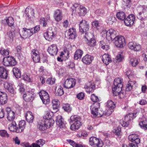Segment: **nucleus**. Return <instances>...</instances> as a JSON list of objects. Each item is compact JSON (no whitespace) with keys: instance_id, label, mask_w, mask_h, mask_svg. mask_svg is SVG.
<instances>
[{"instance_id":"f257e3e1","label":"nucleus","mask_w":147,"mask_h":147,"mask_svg":"<svg viewBox=\"0 0 147 147\" xmlns=\"http://www.w3.org/2000/svg\"><path fill=\"white\" fill-rule=\"evenodd\" d=\"M122 80L119 78H115L114 82V86L112 88V91L113 95L117 96L119 93L121 91L123 87Z\"/></svg>"},{"instance_id":"f03ea898","label":"nucleus","mask_w":147,"mask_h":147,"mask_svg":"<svg viewBox=\"0 0 147 147\" xmlns=\"http://www.w3.org/2000/svg\"><path fill=\"white\" fill-rule=\"evenodd\" d=\"M70 120L71 122L73 123L70 127L72 130L75 131L78 129L82 124L81 122V119L79 116H72L70 117Z\"/></svg>"},{"instance_id":"7ed1b4c3","label":"nucleus","mask_w":147,"mask_h":147,"mask_svg":"<svg viewBox=\"0 0 147 147\" xmlns=\"http://www.w3.org/2000/svg\"><path fill=\"white\" fill-rule=\"evenodd\" d=\"M138 18L142 21L147 20V5L140 6L137 8Z\"/></svg>"},{"instance_id":"20e7f679","label":"nucleus","mask_w":147,"mask_h":147,"mask_svg":"<svg viewBox=\"0 0 147 147\" xmlns=\"http://www.w3.org/2000/svg\"><path fill=\"white\" fill-rule=\"evenodd\" d=\"M73 13L80 16H84L87 12L86 8L79 4H75L73 5Z\"/></svg>"},{"instance_id":"39448f33","label":"nucleus","mask_w":147,"mask_h":147,"mask_svg":"<svg viewBox=\"0 0 147 147\" xmlns=\"http://www.w3.org/2000/svg\"><path fill=\"white\" fill-rule=\"evenodd\" d=\"M116 31L113 29H110L108 30H103L101 32L102 36L103 37H106L107 39L109 40H112L115 37Z\"/></svg>"},{"instance_id":"423d86ee","label":"nucleus","mask_w":147,"mask_h":147,"mask_svg":"<svg viewBox=\"0 0 147 147\" xmlns=\"http://www.w3.org/2000/svg\"><path fill=\"white\" fill-rule=\"evenodd\" d=\"M113 40L115 45L119 48L123 47L125 44V38L122 36H116Z\"/></svg>"},{"instance_id":"0eeeda50","label":"nucleus","mask_w":147,"mask_h":147,"mask_svg":"<svg viewBox=\"0 0 147 147\" xmlns=\"http://www.w3.org/2000/svg\"><path fill=\"white\" fill-rule=\"evenodd\" d=\"M3 63L5 66H13L16 64L17 62L13 57H7L3 58Z\"/></svg>"},{"instance_id":"6e6552de","label":"nucleus","mask_w":147,"mask_h":147,"mask_svg":"<svg viewBox=\"0 0 147 147\" xmlns=\"http://www.w3.org/2000/svg\"><path fill=\"white\" fill-rule=\"evenodd\" d=\"M90 144L93 147H102L103 144L102 141L96 137H92L89 140Z\"/></svg>"},{"instance_id":"1a4fd4ad","label":"nucleus","mask_w":147,"mask_h":147,"mask_svg":"<svg viewBox=\"0 0 147 147\" xmlns=\"http://www.w3.org/2000/svg\"><path fill=\"white\" fill-rule=\"evenodd\" d=\"M39 94L43 103L45 105L48 104L50 102L48 94L45 90H41Z\"/></svg>"},{"instance_id":"9d476101","label":"nucleus","mask_w":147,"mask_h":147,"mask_svg":"<svg viewBox=\"0 0 147 147\" xmlns=\"http://www.w3.org/2000/svg\"><path fill=\"white\" fill-rule=\"evenodd\" d=\"M33 29L32 28L28 29L23 28L22 31L20 32V35L23 38H26L31 36L33 33Z\"/></svg>"},{"instance_id":"9b49d317","label":"nucleus","mask_w":147,"mask_h":147,"mask_svg":"<svg viewBox=\"0 0 147 147\" xmlns=\"http://www.w3.org/2000/svg\"><path fill=\"white\" fill-rule=\"evenodd\" d=\"M89 28V24L85 20H82L79 24L80 31L83 34L88 31Z\"/></svg>"},{"instance_id":"f8f14e48","label":"nucleus","mask_w":147,"mask_h":147,"mask_svg":"<svg viewBox=\"0 0 147 147\" xmlns=\"http://www.w3.org/2000/svg\"><path fill=\"white\" fill-rule=\"evenodd\" d=\"M46 39L49 41H51L56 36V34L53 30L49 28L44 34Z\"/></svg>"},{"instance_id":"ddd939ff","label":"nucleus","mask_w":147,"mask_h":147,"mask_svg":"<svg viewBox=\"0 0 147 147\" xmlns=\"http://www.w3.org/2000/svg\"><path fill=\"white\" fill-rule=\"evenodd\" d=\"M135 19V16L134 14H130L125 19V24L126 26H130L134 24Z\"/></svg>"},{"instance_id":"4468645a","label":"nucleus","mask_w":147,"mask_h":147,"mask_svg":"<svg viewBox=\"0 0 147 147\" xmlns=\"http://www.w3.org/2000/svg\"><path fill=\"white\" fill-rule=\"evenodd\" d=\"M76 84L75 80L73 78H68L66 80L64 84L65 88L69 89L73 87Z\"/></svg>"},{"instance_id":"2eb2a0df","label":"nucleus","mask_w":147,"mask_h":147,"mask_svg":"<svg viewBox=\"0 0 147 147\" xmlns=\"http://www.w3.org/2000/svg\"><path fill=\"white\" fill-rule=\"evenodd\" d=\"M58 51V49L56 45L53 44L49 47L48 51L49 54L52 56L56 55Z\"/></svg>"},{"instance_id":"dca6fc26","label":"nucleus","mask_w":147,"mask_h":147,"mask_svg":"<svg viewBox=\"0 0 147 147\" xmlns=\"http://www.w3.org/2000/svg\"><path fill=\"white\" fill-rule=\"evenodd\" d=\"M95 87L94 84L92 82H87L85 84L84 86V88L86 90V91L89 93L93 91V89Z\"/></svg>"},{"instance_id":"f3484780","label":"nucleus","mask_w":147,"mask_h":147,"mask_svg":"<svg viewBox=\"0 0 147 147\" xmlns=\"http://www.w3.org/2000/svg\"><path fill=\"white\" fill-rule=\"evenodd\" d=\"M25 13L29 19L32 20L34 17V9L32 8H27L26 9Z\"/></svg>"},{"instance_id":"a211bd4d","label":"nucleus","mask_w":147,"mask_h":147,"mask_svg":"<svg viewBox=\"0 0 147 147\" xmlns=\"http://www.w3.org/2000/svg\"><path fill=\"white\" fill-rule=\"evenodd\" d=\"M7 115L8 120L10 121H12L15 118L14 112L11 111L9 107H7L6 109Z\"/></svg>"},{"instance_id":"6ab92c4d","label":"nucleus","mask_w":147,"mask_h":147,"mask_svg":"<svg viewBox=\"0 0 147 147\" xmlns=\"http://www.w3.org/2000/svg\"><path fill=\"white\" fill-rule=\"evenodd\" d=\"M128 139L131 142L135 143L136 144L140 142V139L136 134H133L130 135L128 136Z\"/></svg>"},{"instance_id":"aec40b11","label":"nucleus","mask_w":147,"mask_h":147,"mask_svg":"<svg viewBox=\"0 0 147 147\" xmlns=\"http://www.w3.org/2000/svg\"><path fill=\"white\" fill-rule=\"evenodd\" d=\"M7 96L4 92L0 91V105H3L7 102Z\"/></svg>"},{"instance_id":"412c9836","label":"nucleus","mask_w":147,"mask_h":147,"mask_svg":"<svg viewBox=\"0 0 147 147\" xmlns=\"http://www.w3.org/2000/svg\"><path fill=\"white\" fill-rule=\"evenodd\" d=\"M23 98L26 102L32 101L34 98L33 95L32 93L27 92L23 95Z\"/></svg>"},{"instance_id":"4be33fe9","label":"nucleus","mask_w":147,"mask_h":147,"mask_svg":"<svg viewBox=\"0 0 147 147\" xmlns=\"http://www.w3.org/2000/svg\"><path fill=\"white\" fill-rule=\"evenodd\" d=\"M93 59V57L91 55H86L82 59V62L87 65L89 64Z\"/></svg>"},{"instance_id":"5701e85b","label":"nucleus","mask_w":147,"mask_h":147,"mask_svg":"<svg viewBox=\"0 0 147 147\" xmlns=\"http://www.w3.org/2000/svg\"><path fill=\"white\" fill-rule=\"evenodd\" d=\"M67 35L69 36V38L71 39H74L76 37V30L74 28H70L66 32Z\"/></svg>"},{"instance_id":"b1692460","label":"nucleus","mask_w":147,"mask_h":147,"mask_svg":"<svg viewBox=\"0 0 147 147\" xmlns=\"http://www.w3.org/2000/svg\"><path fill=\"white\" fill-rule=\"evenodd\" d=\"M8 75V71L3 67H0V77L3 79H6Z\"/></svg>"},{"instance_id":"393cba45","label":"nucleus","mask_w":147,"mask_h":147,"mask_svg":"<svg viewBox=\"0 0 147 147\" xmlns=\"http://www.w3.org/2000/svg\"><path fill=\"white\" fill-rule=\"evenodd\" d=\"M13 84L12 82H5L4 84L5 88L7 89L10 93L13 94L14 92V90L13 87Z\"/></svg>"},{"instance_id":"a878e982","label":"nucleus","mask_w":147,"mask_h":147,"mask_svg":"<svg viewBox=\"0 0 147 147\" xmlns=\"http://www.w3.org/2000/svg\"><path fill=\"white\" fill-rule=\"evenodd\" d=\"M54 17L57 21L59 22L62 19L61 11L59 9L56 10L55 12Z\"/></svg>"},{"instance_id":"bb28decb","label":"nucleus","mask_w":147,"mask_h":147,"mask_svg":"<svg viewBox=\"0 0 147 147\" xmlns=\"http://www.w3.org/2000/svg\"><path fill=\"white\" fill-rule=\"evenodd\" d=\"M26 122L24 120H22L20 121L18 127L17 133H20L23 131L25 127Z\"/></svg>"},{"instance_id":"cd10ccee","label":"nucleus","mask_w":147,"mask_h":147,"mask_svg":"<svg viewBox=\"0 0 147 147\" xmlns=\"http://www.w3.org/2000/svg\"><path fill=\"white\" fill-rule=\"evenodd\" d=\"M102 59L103 63L106 65L109 64L111 61L110 56L108 54H104L102 56Z\"/></svg>"},{"instance_id":"c85d7f7f","label":"nucleus","mask_w":147,"mask_h":147,"mask_svg":"<svg viewBox=\"0 0 147 147\" xmlns=\"http://www.w3.org/2000/svg\"><path fill=\"white\" fill-rule=\"evenodd\" d=\"M26 119L29 123H32L34 119V117L31 112L27 111L25 115Z\"/></svg>"},{"instance_id":"c756f323","label":"nucleus","mask_w":147,"mask_h":147,"mask_svg":"<svg viewBox=\"0 0 147 147\" xmlns=\"http://www.w3.org/2000/svg\"><path fill=\"white\" fill-rule=\"evenodd\" d=\"M96 105H97L98 104L96 103L95 104H93L90 107L91 113L93 117L96 116V115L98 111V108L95 106Z\"/></svg>"},{"instance_id":"7c9ffc66","label":"nucleus","mask_w":147,"mask_h":147,"mask_svg":"<svg viewBox=\"0 0 147 147\" xmlns=\"http://www.w3.org/2000/svg\"><path fill=\"white\" fill-rule=\"evenodd\" d=\"M116 20V19L114 16L113 15L111 14L107 17L106 21L108 24L111 25L113 22H115Z\"/></svg>"},{"instance_id":"2f4dec72","label":"nucleus","mask_w":147,"mask_h":147,"mask_svg":"<svg viewBox=\"0 0 147 147\" xmlns=\"http://www.w3.org/2000/svg\"><path fill=\"white\" fill-rule=\"evenodd\" d=\"M57 124L59 125L60 128H63L64 126V123L63 121V119L61 115H58L56 119Z\"/></svg>"},{"instance_id":"473e14b6","label":"nucleus","mask_w":147,"mask_h":147,"mask_svg":"<svg viewBox=\"0 0 147 147\" xmlns=\"http://www.w3.org/2000/svg\"><path fill=\"white\" fill-rule=\"evenodd\" d=\"M137 114V112L135 113H130L127 115L125 117V120L129 122V121H131L136 117Z\"/></svg>"},{"instance_id":"72a5a7b5","label":"nucleus","mask_w":147,"mask_h":147,"mask_svg":"<svg viewBox=\"0 0 147 147\" xmlns=\"http://www.w3.org/2000/svg\"><path fill=\"white\" fill-rule=\"evenodd\" d=\"M18 127L16 126V124L15 122L13 121L8 126L9 129L11 131L15 132L17 133L18 130Z\"/></svg>"},{"instance_id":"f704fd0d","label":"nucleus","mask_w":147,"mask_h":147,"mask_svg":"<svg viewBox=\"0 0 147 147\" xmlns=\"http://www.w3.org/2000/svg\"><path fill=\"white\" fill-rule=\"evenodd\" d=\"M83 51L81 50L78 49L77 50L74 54V59L76 60L80 59L83 55Z\"/></svg>"},{"instance_id":"c9c22d12","label":"nucleus","mask_w":147,"mask_h":147,"mask_svg":"<svg viewBox=\"0 0 147 147\" xmlns=\"http://www.w3.org/2000/svg\"><path fill=\"white\" fill-rule=\"evenodd\" d=\"M14 75L17 78H19L21 76V73L20 70L17 67H14L12 70Z\"/></svg>"},{"instance_id":"e433bc0d","label":"nucleus","mask_w":147,"mask_h":147,"mask_svg":"<svg viewBox=\"0 0 147 147\" xmlns=\"http://www.w3.org/2000/svg\"><path fill=\"white\" fill-rule=\"evenodd\" d=\"M53 109H57L59 107L60 102L58 100L54 99L52 101Z\"/></svg>"},{"instance_id":"4c0bfd02","label":"nucleus","mask_w":147,"mask_h":147,"mask_svg":"<svg viewBox=\"0 0 147 147\" xmlns=\"http://www.w3.org/2000/svg\"><path fill=\"white\" fill-rule=\"evenodd\" d=\"M117 18L120 20H123L125 19L126 15L124 12H118L116 15Z\"/></svg>"},{"instance_id":"58836bf2","label":"nucleus","mask_w":147,"mask_h":147,"mask_svg":"<svg viewBox=\"0 0 147 147\" xmlns=\"http://www.w3.org/2000/svg\"><path fill=\"white\" fill-rule=\"evenodd\" d=\"M135 82L134 81H129L126 87V90L127 91H129L131 90L132 88L133 85L135 84Z\"/></svg>"},{"instance_id":"ea45409f","label":"nucleus","mask_w":147,"mask_h":147,"mask_svg":"<svg viewBox=\"0 0 147 147\" xmlns=\"http://www.w3.org/2000/svg\"><path fill=\"white\" fill-rule=\"evenodd\" d=\"M44 122L45 123V124L47 128H49L51 126H53L54 123V121L52 119H46Z\"/></svg>"},{"instance_id":"a19ab883","label":"nucleus","mask_w":147,"mask_h":147,"mask_svg":"<svg viewBox=\"0 0 147 147\" xmlns=\"http://www.w3.org/2000/svg\"><path fill=\"white\" fill-rule=\"evenodd\" d=\"M130 63L133 67H135L138 63V59L136 58H132L130 59Z\"/></svg>"},{"instance_id":"79ce46f5","label":"nucleus","mask_w":147,"mask_h":147,"mask_svg":"<svg viewBox=\"0 0 147 147\" xmlns=\"http://www.w3.org/2000/svg\"><path fill=\"white\" fill-rule=\"evenodd\" d=\"M64 94L63 88L61 86H59L57 90L55 91V94L57 96H61Z\"/></svg>"},{"instance_id":"37998d69","label":"nucleus","mask_w":147,"mask_h":147,"mask_svg":"<svg viewBox=\"0 0 147 147\" xmlns=\"http://www.w3.org/2000/svg\"><path fill=\"white\" fill-rule=\"evenodd\" d=\"M6 22L8 25L10 26H13L14 21L13 18L11 17H9L6 20Z\"/></svg>"},{"instance_id":"c03bdc74","label":"nucleus","mask_w":147,"mask_h":147,"mask_svg":"<svg viewBox=\"0 0 147 147\" xmlns=\"http://www.w3.org/2000/svg\"><path fill=\"white\" fill-rule=\"evenodd\" d=\"M107 106L108 109H113L115 107V104L111 100H109L107 102Z\"/></svg>"},{"instance_id":"a18cd8bd","label":"nucleus","mask_w":147,"mask_h":147,"mask_svg":"<svg viewBox=\"0 0 147 147\" xmlns=\"http://www.w3.org/2000/svg\"><path fill=\"white\" fill-rule=\"evenodd\" d=\"M87 44L90 47H94L96 45V40L94 38H92L91 39L88 40Z\"/></svg>"},{"instance_id":"49530a36","label":"nucleus","mask_w":147,"mask_h":147,"mask_svg":"<svg viewBox=\"0 0 147 147\" xmlns=\"http://www.w3.org/2000/svg\"><path fill=\"white\" fill-rule=\"evenodd\" d=\"M100 47L104 50L107 51L109 49V46L108 45H106L103 41H100Z\"/></svg>"},{"instance_id":"de8ad7c7","label":"nucleus","mask_w":147,"mask_h":147,"mask_svg":"<svg viewBox=\"0 0 147 147\" xmlns=\"http://www.w3.org/2000/svg\"><path fill=\"white\" fill-rule=\"evenodd\" d=\"M0 136L3 137L8 138L9 137V135L5 130H0Z\"/></svg>"},{"instance_id":"09e8293b","label":"nucleus","mask_w":147,"mask_h":147,"mask_svg":"<svg viewBox=\"0 0 147 147\" xmlns=\"http://www.w3.org/2000/svg\"><path fill=\"white\" fill-rule=\"evenodd\" d=\"M0 53L3 56H6L9 55V51L7 49L1 48L0 49Z\"/></svg>"},{"instance_id":"8fccbe9b","label":"nucleus","mask_w":147,"mask_h":147,"mask_svg":"<svg viewBox=\"0 0 147 147\" xmlns=\"http://www.w3.org/2000/svg\"><path fill=\"white\" fill-rule=\"evenodd\" d=\"M38 127L39 129L41 131L45 130L47 128L44 122L40 123Z\"/></svg>"},{"instance_id":"3c124183","label":"nucleus","mask_w":147,"mask_h":147,"mask_svg":"<svg viewBox=\"0 0 147 147\" xmlns=\"http://www.w3.org/2000/svg\"><path fill=\"white\" fill-rule=\"evenodd\" d=\"M126 75L129 80H131L133 77L134 72L131 70H128L126 72Z\"/></svg>"},{"instance_id":"603ef678","label":"nucleus","mask_w":147,"mask_h":147,"mask_svg":"<svg viewBox=\"0 0 147 147\" xmlns=\"http://www.w3.org/2000/svg\"><path fill=\"white\" fill-rule=\"evenodd\" d=\"M23 79L24 80L31 82L32 81V79L30 77L29 75L27 74H24L23 76Z\"/></svg>"},{"instance_id":"864d4df0","label":"nucleus","mask_w":147,"mask_h":147,"mask_svg":"<svg viewBox=\"0 0 147 147\" xmlns=\"http://www.w3.org/2000/svg\"><path fill=\"white\" fill-rule=\"evenodd\" d=\"M124 58V57L123 53H119L117 56L116 59L118 62L121 61Z\"/></svg>"},{"instance_id":"5fc2aeb1","label":"nucleus","mask_w":147,"mask_h":147,"mask_svg":"<svg viewBox=\"0 0 147 147\" xmlns=\"http://www.w3.org/2000/svg\"><path fill=\"white\" fill-rule=\"evenodd\" d=\"M85 37L88 40L91 39L92 38H94V35L92 33L90 32H86Z\"/></svg>"},{"instance_id":"6e6d98bb","label":"nucleus","mask_w":147,"mask_h":147,"mask_svg":"<svg viewBox=\"0 0 147 147\" xmlns=\"http://www.w3.org/2000/svg\"><path fill=\"white\" fill-rule=\"evenodd\" d=\"M63 108L65 111L68 112H70L71 110L70 105L68 104H64L63 107Z\"/></svg>"},{"instance_id":"4d7b16f0","label":"nucleus","mask_w":147,"mask_h":147,"mask_svg":"<svg viewBox=\"0 0 147 147\" xmlns=\"http://www.w3.org/2000/svg\"><path fill=\"white\" fill-rule=\"evenodd\" d=\"M121 128L120 127H117L114 129L113 130V132L117 136H119L121 134Z\"/></svg>"},{"instance_id":"13d9d810","label":"nucleus","mask_w":147,"mask_h":147,"mask_svg":"<svg viewBox=\"0 0 147 147\" xmlns=\"http://www.w3.org/2000/svg\"><path fill=\"white\" fill-rule=\"evenodd\" d=\"M134 44L135 45V46H134V49H133V50L134 51H139L141 48V45L138 44L135 42H134Z\"/></svg>"},{"instance_id":"bf43d9fd","label":"nucleus","mask_w":147,"mask_h":147,"mask_svg":"<svg viewBox=\"0 0 147 147\" xmlns=\"http://www.w3.org/2000/svg\"><path fill=\"white\" fill-rule=\"evenodd\" d=\"M32 59L36 56L37 55H39V53L38 51L35 49H33L32 51Z\"/></svg>"},{"instance_id":"052dcab7","label":"nucleus","mask_w":147,"mask_h":147,"mask_svg":"<svg viewBox=\"0 0 147 147\" xmlns=\"http://www.w3.org/2000/svg\"><path fill=\"white\" fill-rule=\"evenodd\" d=\"M88 135V133L85 131H83L79 133V134H78L77 136L80 137H85L87 136Z\"/></svg>"},{"instance_id":"680f3d73","label":"nucleus","mask_w":147,"mask_h":147,"mask_svg":"<svg viewBox=\"0 0 147 147\" xmlns=\"http://www.w3.org/2000/svg\"><path fill=\"white\" fill-rule=\"evenodd\" d=\"M55 80L54 78H48L46 81L47 84H53L55 82Z\"/></svg>"},{"instance_id":"e2e57ef3","label":"nucleus","mask_w":147,"mask_h":147,"mask_svg":"<svg viewBox=\"0 0 147 147\" xmlns=\"http://www.w3.org/2000/svg\"><path fill=\"white\" fill-rule=\"evenodd\" d=\"M45 141L42 139H40L36 142V143H35L37 145L39 146H42L45 143Z\"/></svg>"},{"instance_id":"0e129e2a","label":"nucleus","mask_w":147,"mask_h":147,"mask_svg":"<svg viewBox=\"0 0 147 147\" xmlns=\"http://www.w3.org/2000/svg\"><path fill=\"white\" fill-rule=\"evenodd\" d=\"M106 109L104 113V115L107 116H109L110 115L113 111V109Z\"/></svg>"},{"instance_id":"69168bd1","label":"nucleus","mask_w":147,"mask_h":147,"mask_svg":"<svg viewBox=\"0 0 147 147\" xmlns=\"http://www.w3.org/2000/svg\"><path fill=\"white\" fill-rule=\"evenodd\" d=\"M91 99L94 102H97L99 101L98 97L94 94H92L91 95Z\"/></svg>"},{"instance_id":"338daca9","label":"nucleus","mask_w":147,"mask_h":147,"mask_svg":"<svg viewBox=\"0 0 147 147\" xmlns=\"http://www.w3.org/2000/svg\"><path fill=\"white\" fill-rule=\"evenodd\" d=\"M40 24H42L44 27L46 26L47 24L46 20L44 18H40Z\"/></svg>"},{"instance_id":"774afa93","label":"nucleus","mask_w":147,"mask_h":147,"mask_svg":"<svg viewBox=\"0 0 147 147\" xmlns=\"http://www.w3.org/2000/svg\"><path fill=\"white\" fill-rule=\"evenodd\" d=\"M84 93L81 92L77 95V97L80 100H82L84 99Z\"/></svg>"}]
</instances>
